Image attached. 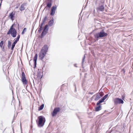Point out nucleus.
Wrapping results in <instances>:
<instances>
[{"label":"nucleus","instance_id":"nucleus-14","mask_svg":"<svg viewBox=\"0 0 133 133\" xmlns=\"http://www.w3.org/2000/svg\"><path fill=\"white\" fill-rule=\"evenodd\" d=\"M38 57V54L37 53L36 54L34 58L33 61L34 62V68L35 69L36 67L37 60Z\"/></svg>","mask_w":133,"mask_h":133},{"label":"nucleus","instance_id":"nucleus-24","mask_svg":"<svg viewBox=\"0 0 133 133\" xmlns=\"http://www.w3.org/2000/svg\"><path fill=\"white\" fill-rule=\"evenodd\" d=\"M85 55H84V56L83 57L82 59V67H83V63L84 61V60H85Z\"/></svg>","mask_w":133,"mask_h":133},{"label":"nucleus","instance_id":"nucleus-1","mask_svg":"<svg viewBox=\"0 0 133 133\" xmlns=\"http://www.w3.org/2000/svg\"><path fill=\"white\" fill-rule=\"evenodd\" d=\"M108 34L105 32L104 30L102 29L98 32L94 33V36L96 40L98 41L99 39L107 36Z\"/></svg>","mask_w":133,"mask_h":133},{"label":"nucleus","instance_id":"nucleus-39","mask_svg":"<svg viewBox=\"0 0 133 133\" xmlns=\"http://www.w3.org/2000/svg\"><path fill=\"white\" fill-rule=\"evenodd\" d=\"M32 59L30 60L29 62V64L30 65H31V66H32V65H31V64L30 63V61L32 60Z\"/></svg>","mask_w":133,"mask_h":133},{"label":"nucleus","instance_id":"nucleus-25","mask_svg":"<svg viewBox=\"0 0 133 133\" xmlns=\"http://www.w3.org/2000/svg\"><path fill=\"white\" fill-rule=\"evenodd\" d=\"M59 3L58 0H55L54 2V4L56 5L57 6L58 5Z\"/></svg>","mask_w":133,"mask_h":133},{"label":"nucleus","instance_id":"nucleus-2","mask_svg":"<svg viewBox=\"0 0 133 133\" xmlns=\"http://www.w3.org/2000/svg\"><path fill=\"white\" fill-rule=\"evenodd\" d=\"M48 49V45H45L42 47L39 54V57L40 59L42 60L45 56Z\"/></svg>","mask_w":133,"mask_h":133},{"label":"nucleus","instance_id":"nucleus-32","mask_svg":"<svg viewBox=\"0 0 133 133\" xmlns=\"http://www.w3.org/2000/svg\"><path fill=\"white\" fill-rule=\"evenodd\" d=\"M74 86L75 88V92L76 91V85L75 83H74Z\"/></svg>","mask_w":133,"mask_h":133},{"label":"nucleus","instance_id":"nucleus-43","mask_svg":"<svg viewBox=\"0 0 133 133\" xmlns=\"http://www.w3.org/2000/svg\"><path fill=\"white\" fill-rule=\"evenodd\" d=\"M19 24H18V28L19 29Z\"/></svg>","mask_w":133,"mask_h":133},{"label":"nucleus","instance_id":"nucleus-26","mask_svg":"<svg viewBox=\"0 0 133 133\" xmlns=\"http://www.w3.org/2000/svg\"><path fill=\"white\" fill-rule=\"evenodd\" d=\"M4 44V41H1L0 43V47L2 48Z\"/></svg>","mask_w":133,"mask_h":133},{"label":"nucleus","instance_id":"nucleus-42","mask_svg":"<svg viewBox=\"0 0 133 133\" xmlns=\"http://www.w3.org/2000/svg\"><path fill=\"white\" fill-rule=\"evenodd\" d=\"M91 114V112H89V113H88V114H89V115H90V114Z\"/></svg>","mask_w":133,"mask_h":133},{"label":"nucleus","instance_id":"nucleus-31","mask_svg":"<svg viewBox=\"0 0 133 133\" xmlns=\"http://www.w3.org/2000/svg\"><path fill=\"white\" fill-rule=\"evenodd\" d=\"M2 48V51L3 52L5 51V49H4V46H3L2 47V48Z\"/></svg>","mask_w":133,"mask_h":133},{"label":"nucleus","instance_id":"nucleus-16","mask_svg":"<svg viewBox=\"0 0 133 133\" xmlns=\"http://www.w3.org/2000/svg\"><path fill=\"white\" fill-rule=\"evenodd\" d=\"M44 23L42 22L41 23L39 24V29L38 31V32L39 33L41 32V31L42 30L43 26Z\"/></svg>","mask_w":133,"mask_h":133},{"label":"nucleus","instance_id":"nucleus-22","mask_svg":"<svg viewBox=\"0 0 133 133\" xmlns=\"http://www.w3.org/2000/svg\"><path fill=\"white\" fill-rule=\"evenodd\" d=\"M44 105L43 104H42V105H41L40 106H39L38 109V110L39 111H41L42 110L43 108L44 107Z\"/></svg>","mask_w":133,"mask_h":133},{"label":"nucleus","instance_id":"nucleus-37","mask_svg":"<svg viewBox=\"0 0 133 133\" xmlns=\"http://www.w3.org/2000/svg\"><path fill=\"white\" fill-rule=\"evenodd\" d=\"M31 122L32 123V116H31Z\"/></svg>","mask_w":133,"mask_h":133},{"label":"nucleus","instance_id":"nucleus-18","mask_svg":"<svg viewBox=\"0 0 133 133\" xmlns=\"http://www.w3.org/2000/svg\"><path fill=\"white\" fill-rule=\"evenodd\" d=\"M54 22V19L53 17L49 21L48 23L49 26H51L53 24Z\"/></svg>","mask_w":133,"mask_h":133},{"label":"nucleus","instance_id":"nucleus-36","mask_svg":"<svg viewBox=\"0 0 133 133\" xmlns=\"http://www.w3.org/2000/svg\"><path fill=\"white\" fill-rule=\"evenodd\" d=\"M92 68L93 69V66H92V64H91L90 65V69H92Z\"/></svg>","mask_w":133,"mask_h":133},{"label":"nucleus","instance_id":"nucleus-17","mask_svg":"<svg viewBox=\"0 0 133 133\" xmlns=\"http://www.w3.org/2000/svg\"><path fill=\"white\" fill-rule=\"evenodd\" d=\"M15 13H14V12H12L9 14V16L11 20L13 21L14 20V18L15 17Z\"/></svg>","mask_w":133,"mask_h":133},{"label":"nucleus","instance_id":"nucleus-15","mask_svg":"<svg viewBox=\"0 0 133 133\" xmlns=\"http://www.w3.org/2000/svg\"><path fill=\"white\" fill-rule=\"evenodd\" d=\"M43 76V74L41 70L38 69L37 75V77L42 78Z\"/></svg>","mask_w":133,"mask_h":133},{"label":"nucleus","instance_id":"nucleus-6","mask_svg":"<svg viewBox=\"0 0 133 133\" xmlns=\"http://www.w3.org/2000/svg\"><path fill=\"white\" fill-rule=\"evenodd\" d=\"M114 104L115 105H116L118 104H123L124 103V101L122 99L119 98H116L114 100Z\"/></svg>","mask_w":133,"mask_h":133},{"label":"nucleus","instance_id":"nucleus-45","mask_svg":"<svg viewBox=\"0 0 133 133\" xmlns=\"http://www.w3.org/2000/svg\"><path fill=\"white\" fill-rule=\"evenodd\" d=\"M79 113V114H81V113H80V112Z\"/></svg>","mask_w":133,"mask_h":133},{"label":"nucleus","instance_id":"nucleus-40","mask_svg":"<svg viewBox=\"0 0 133 133\" xmlns=\"http://www.w3.org/2000/svg\"><path fill=\"white\" fill-rule=\"evenodd\" d=\"M77 64H74V66L75 67H77V66H76Z\"/></svg>","mask_w":133,"mask_h":133},{"label":"nucleus","instance_id":"nucleus-47","mask_svg":"<svg viewBox=\"0 0 133 133\" xmlns=\"http://www.w3.org/2000/svg\"><path fill=\"white\" fill-rule=\"evenodd\" d=\"M95 96V95H94L93 96V97H94V96Z\"/></svg>","mask_w":133,"mask_h":133},{"label":"nucleus","instance_id":"nucleus-41","mask_svg":"<svg viewBox=\"0 0 133 133\" xmlns=\"http://www.w3.org/2000/svg\"><path fill=\"white\" fill-rule=\"evenodd\" d=\"M18 8V5H17V6H16V7L15 8V9H17Z\"/></svg>","mask_w":133,"mask_h":133},{"label":"nucleus","instance_id":"nucleus-28","mask_svg":"<svg viewBox=\"0 0 133 133\" xmlns=\"http://www.w3.org/2000/svg\"><path fill=\"white\" fill-rule=\"evenodd\" d=\"M47 19V17L46 16L45 17H44L43 19L42 20V22L45 23V22L46 21Z\"/></svg>","mask_w":133,"mask_h":133},{"label":"nucleus","instance_id":"nucleus-20","mask_svg":"<svg viewBox=\"0 0 133 133\" xmlns=\"http://www.w3.org/2000/svg\"><path fill=\"white\" fill-rule=\"evenodd\" d=\"M97 96L96 97L95 99V101H97L101 97H102V96H101V95L99 93H97L96 94Z\"/></svg>","mask_w":133,"mask_h":133},{"label":"nucleus","instance_id":"nucleus-51","mask_svg":"<svg viewBox=\"0 0 133 133\" xmlns=\"http://www.w3.org/2000/svg\"><path fill=\"white\" fill-rule=\"evenodd\" d=\"M84 133H85V132H84Z\"/></svg>","mask_w":133,"mask_h":133},{"label":"nucleus","instance_id":"nucleus-21","mask_svg":"<svg viewBox=\"0 0 133 133\" xmlns=\"http://www.w3.org/2000/svg\"><path fill=\"white\" fill-rule=\"evenodd\" d=\"M25 5V3H23L21 5L19 9L20 11H22L25 9V8L24 7V6Z\"/></svg>","mask_w":133,"mask_h":133},{"label":"nucleus","instance_id":"nucleus-46","mask_svg":"<svg viewBox=\"0 0 133 133\" xmlns=\"http://www.w3.org/2000/svg\"><path fill=\"white\" fill-rule=\"evenodd\" d=\"M80 123H81V121H80Z\"/></svg>","mask_w":133,"mask_h":133},{"label":"nucleus","instance_id":"nucleus-35","mask_svg":"<svg viewBox=\"0 0 133 133\" xmlns=\"http://www.w3.org/2000/svg\"><path fill=\"white\" fill-rule=\"evenodd\" d=\"M77 115V116L78 117V118L79 119H82V118H81L80 117V116H79L78 115Z\"/></svg>","mask_w":133,"mask_h":133},{"label":"nucleus","instance_id":"nucleus-30","mask_svg":"<svg viewBox=\"0 0 133 133\" xmlns=\"http://www.w3.org/2000/svg\"><path fill=\"white\" fill-rule=\"evenodd\" d=\"M122 71L123 72V74H125V69L124 68H123L122 70Z\"/></svg>","mask_w":133,"mask_h":133},{"label":"nucleus","instance_id":"nucleus-9","mask_svg":"<svg viewBox=\"0 0 133 133\" xmlns=\"http://www.w3.org/2000/svg\"><path fill=\"white\" fill-rule=\"evenodd\" d=\"M61 110L60 108L59 107H55L53 111L51 112L52 116L53 117L56 116L58 112L60 111Z\"/></svg>","mask_w":133,"mask_h":133},{"label":"nucleus","instance_id":"nucleus-38","mask_svg":"<svg viewBox=\"0 0 133 133\" xmlns=\"http://www.w3.org/2000/svg\"><path fill=\"white\" fill-rule=\"evenodd\" d=\"M34 26H33V25H32V31L34 29Z\"/></svg>","mask_w":133,"mask_h":133},{"label":"nucleus","instance_id":"nucleus-27","mask_svg":"<svg viewBox=\"0 0 133 133\" xmlns=\"http://www.w3.org/2000/svg\"><path fill=\"white\" fill-rule=\"evenodd\" d=\"M26 29H27L26 28H24L23 29V30L22 31V32L21 33L23 35L24 33L26 31Z\"/></svg>","mask_w":133,"mask_h":133},{"label":"nucleus","instance_id":"nucleus-5","mask_svg":"<svg viewBox=\"0 0 133 133\" xmlns=\"http://www.w3.org/2000/svg\"><path fill=\"white\" fill-rule=\"evenodd\" d=\"M49 29V25H46L44 27L42 31L41 35L40 37L42 38L48 33Z\"/></svg>","mask_w":133,"mask_h":133},{"label":"nucleus","instance_id":"nucleus-48","mask_svg":"<svg viewBox=\"0 0 133 133\" xmlns=\"http://www.w3.org/2000/svg\"><path fill=\"white\" fill-rule=\"evenodd\" d=\"M19 103H20V101H19Z\"/></svg>","mask_w":133,"mask_h":133},{"label":"nucleus","instance_id":"nucleus-4","mask_svg":"<svg viewBox=\"0 0 133 133\" xmlns=\"http://www.w3.org/2000/svg\"><path fill=\"white\" fill-rule=\"evenodd\" d=\"M15 25V24L14 23L12 24L7 33V35L10 34L11 36L14 38L16 37L17 33L15 29L14 28V26Z\"/></svg>","mask_w":133,"mask_h":133},{"label":"nucleus","instance_id":"nucleus-19","mask_svg":"<svg viewBox=\"0 0 133 133\" xmlns=\"http://www.w3.org/2000/svg\"><path fill=\"white\" fill-rule=\"evenodd\" d=\"M98 106L96 107L95 108V111H98L101 110L102 109V106L101 105L99 104L97 105Z\"/></svg>","mask_w":133,"mask_h":133},{"label":"nucleus","instance_id":"nucleus-33","mask_svg":"<svg viewBox=\"0 0 133 133\" xmlns=\"http://www.w3.org/2000/svg\"><path fill=\"white\" fill-rule=\"evenodd\" d=\"M125 96L124 95H122L121 96V98H122V99H123H123H124V98H125Z\"/></svg>","mask_w":133,"mask_h":133},{"label":"nucleus","instance_id":"nucleus-11","mask_svg":"<svg viewBox=\"0 0 133 133\" xmlns=\"http://www.w3.org/2000/svg\"><path fill=\"white\" fill-rule=\"evenodd\" d=\"M108 94H107L102 98H101L97 103L96 105H98L100 104L103 102L105 99L108 97Z\"/></svg>","mask_w":133,"mask_h":133},{"label":"nucleus","instance_id":"nucleus-34","mask_svg":"<svg viewBox=\"0 0 133 133\" xmlns=\"http://www.w3.org/2000/svg\"><path fill=\"white\" fill-rule=\"evenodd\" d=\"M94 94V92H89L88 94H89L92 95Z\"/></svg>","mask_w":133,"mask_h":133},{"label":"nucleus","instance_id":"nucleus-8","mask_svg":"<svg viewBox=\"0 0 133 133\" xmlns=\"http://www.w3.org/2000/svg\"><path fill=\"white\" fill-rule=\"evenodd\" d=\"M21 81L24 85H26L27 84V81L26 79L24 72L23 71L22 72Z\"/></svg>","mask_w":133,"mask_h":133},{"label":"nucleus","instance_id":"nucleus-12","mask_svg":"<svg viewBox=\"0 0 133 133\" xmlns=\"http://www.w3.org/2000/svg\"><path fill=\"white\" fill-rule=\"evenodd\" d=\"M57 8V6L56 5H54L53 6L51 9L50 11V15L51 16H53L55 14L56 10Z\"/></svg>","mask_w":133,"mask_h":133},{"label":"nucleus","instance_id":"nucleus-49","mask_svg":"<svg viewBox=\"0 0 133 133\" xmlns=\"http://www.w3.org/2000/svg\"><path fill=\"white\" fill-rule=\"evenodd\" d=\"M1 4H0V5H1Z\"/></svg>","mask_w":133,"mask_h":133},{"label":"nucleus","instance_id":"nucleus-7","mask_svg":"<svg viewBox=\"0 0 133 133\" xmlns=\"http://www.w3.org/2000/svg\"><path fill=\"white\" fill-rule=\"evenodd\" d=\"M20 35H18L17 36V38L14 41L12 44V46L11 48V53L12 54L13 51L14 50V48L16 44L17 43V42L19 41V39L20 38Z\"/></svg>","mask_w":133,"mask_h":133},{"label":"nucleus","instance_id":"nucleus-44","mask_svg":"<svg viewBox=\"0 0 133 133\" xmlns=\"http://www.w3.org/2000/svg\"><path fill=\"white\" fill-rule=\"evenodd\" d=\"M123 128H124V124L123 125Z\"/></svg>","mask_w":133,"mask_h":133},{"label":"nucleus","instance_id":"nucleus-3","mask_svg":"<svg viewBox=\"0 0 133 133\" xmlns=\"http://www.w3.org/2000/svg\"><path fill=\"white\" fill-rule=\"evenodd\" d=\"M36 121L38 127L39 128H41L43 127L44 125L46 120L44 116H40L38 117Z\"/></svg>","mask_w":133,"mask_h":133},{"label":"nucleus","instance_id":"nucleus-29","mask_svg":"<svg viewBox=\"0 0 133 133\" xmlns=\"http://www.w3.org/2000/svg\"><path fill=\"white\" fill-rule=\"evenodd\" d=\"M99 94H100L101 95V96H102V97L104 95V94L102 92H101L100 93H99Z\"/></svg>","mask_w":133,"mask_h":133},{"label":"nucleus","instance_id":"nucleus-10","mask_svg":"<svg viewBox=\"0 0 133 133\" xmlns=\"http://www.w3.org/2000/svg\"><path fill=\"white\" fill-rule=\"evenodd\" d=\"M52 0H45L46 6L45 7L44 9H45L46 10H47V8L50 9L52 5Z\"/></svg>","mask_w":133,"mask_h":133},{"label":"nucleus","instance_id":"nucleus-23","mask_svg":"<svg viewBox=\"0 0 133 133\" xmlns=\"http://www.w3.org/2000/svg\"><path fill=\"white\" fill-rule=\"evenodd\" d=\"M11 42L9 40L8 41V47L9 49L11 48Z\"/></svg>","mask_w":133,"mask_h":133},{"label":"nucleus","instance_id":"nucleus-13","mask_svg":"<svg viewBox=\"0 0 133 133\" xmlns=\"http://www.w3.org/2000/svg\"><path fill=\"white\" fill-rule=\"evenodd\" d=\"M96 9L97 12H103L104 10V7L103 5H100L96 8Z\"/></svg>","mask_w":133,"mask_h":133},{"label":"nucleus","instance_id":"nucleus-50","mask_svg":"<svg viewBox=\"0 0 133 133\" xmlns=\"http://www.w3.org/2000/svg\"><path fill=\"white\" fill-rule=\"evenodd\" d=\"M81 14V13L80 14H79V15H80Z\"/></svg>","mask_w":133,"mask_h":133}]
</instances>
